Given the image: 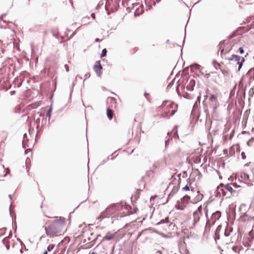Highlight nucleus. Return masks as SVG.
<instances>
[{
	"instance_id": "4468645a",
	"label": "nucleus",
	"mask_w": 254,
	"mask_h": 254,
	"mask_svg": "<svg viewBox=\"0 0 254 254\" xmlns=\"http://www.w3.org/2000/svg\"><path fill=\"white\" fill-rule=\"evenodd\" d=\"M202 210L201 206H200L198 207L197 210L193 212V216L194 219V223H196L199 220V216L201 214V211Z\"/></svg>"
},
{
	"instance_id": "f03ea898",
	"label": "nucleus",
	"mask_w": 254,
	"mask_h": 254,
	"mask_svg": "<svg viewBox=\"0 0 254 254\" xmlns=\"http://www.w3.org/2000/svg\"><path fill=\"white\" fill-rule=\"evenodd\" d=\"M233 189L234 188L231 184H227L226 185H224L223 184H221L217 187V191L218 193H222L223 196L226 195L227 191H229L231 194L235 195Z\"/></svg>"
},
{
	"instance_id": "f704fd0d",
	"label": "nucleus",
	"mask_w": 254,
	"mask_h": 254,
	"mask_svg": "<svg viewBox=\"0 0 254 254\" xmlns=\"http://www.w3.org/2000/svg\"><path fill=\"white\" fill-rule=\"evenodd\" d=\"M223 52H224V49L221 50V54H222Z\"/></svg>"
},
{
	"instance_id": "6ab92c4d",
	"label": "nucleus",
	"mask_w": 254,
	"mask_h": 254,
	"mask_svg": "<svg viewBox=\"0 0 254 254\" xmlns=\"http://www.w3.org/2000/svg\"><path fill=\"white\" fill-rule=\"evenodd\" d=\"M212 64L216 69H220L222 66L221 64L217 62L216 61H213Z\"/></svg>"
},
{
	"instance_id": "f8f14e48",
	"label": "nucleus",
	"mask_w": 254,
	"mask_h": 254,
	"mask_svg": "<svg viewBox=\"0 0 254 254\" xmlns=\"http://www.w3.org/2000/svg\"><path fill=\"white\" fill-rule=\"evenodd\" d=\"M201 177V173L198 169L192 170V172L190 175V177L193 181L198 180Z\"/></svg>"
},
{
	"instance_id": "9b49d317",
	"label": "nucleus",
	"mask_w": 254,
	"mask_h": 254,
	"mask_svg": "<svg viewBox=\"0 0 254 254\" xmlns=\"http://www.w3.org/2000/svg\"><path fill=\"white\" fill-rule=\"evenodd\" d=\"M209 101L211 105L214 109H216L219 106V103L217 100V97L215 95L211 94L209 97Z\"/></svg>"
},
{
	"instance_id": "dca6fc26",
	"label": "nucleus",
	"mask_w": 254,
	"mask_h": 254,
	"mask_svg": "<svg viewBox=\"0 0 254 254\" xmlns=\"http://www.w3.org/2000/svg\"><path fill=\"white\" fill-rule=\"evenodd\" d=\"M231 184L234 188L233 190L234 191V194L238 195V194L242 191V186L237 185L236 183H231Z\"/></svg>"
},
{
	"instance_id": "0eeeda50",
	"label": "nucleus",
	"mask_w": 254,
	"mask_h": 254,
	"mask_svg": "<svg viewBox=\"0 0 254 254\" xmlns=\"http://www.w3.org/2000/svg\"><path fill=\"white\" fill-rule=\"evenodd\" d=\"M221 217V212L220 211H216L213 213L211 218L207 222L206 226H211L215 224L216 221L218 220Z\"/></svg>"
},
{
	"instance_id": "4be33fe9",
	"label": "nucleus",
	"mask_w": 254,
	"mask_h": 254,
	"mask_svg": "<svg viewBox=\"0 0 254 254\" xmlns=\"http://www.w3.org/2000/svg\"><path fill=\"white\" fill-rule=\"evenodd\" d=\"M55 248V245L54 244H51L50 245L48 248H47V252H50L52 250H53L54 249V248Z\"/></svg>"
},
{
	"instance_id": "c756f323",
	"label": "nucleus",
	"mask_w": 254,
	"mask_h": 254,
	"mask_svg": "<svg viewBox=\"0 0 254 254\" xmlns=\"http://www.w3.org/2000/svg\"><path fill=\"white\" fill-rule=\"evenodd\" d=\"M91 16H92V17L94 19H95V14H94V13H92V14H91Z\"/></svg>"
},
{
	"instance_id": "aec40b11",
	"label": "nucleus",
	"mask_w": 254,
	"mask_h": 254,
	"mask_svg": "<svg viewBox=\"0 0 254 254\" xmlns=\"http://www.w3.org/2000/svg\"><path fill=\"white\" fill-rule=\"evenodd\" d=\"M107 103L116 104V99L113 97H109L107 99Z\"/></svg>"
},
{
	"instance_id": "1a4fd4ad",
	"label": "nucleus",
	"mask_w": 254,
	"mask_h": 254,
	"mask_svg": "<svg viewBox=\"0 0 254 254\" xmlns=\"http://www.w3.org/2000/svg\"><path fill=\"white\" fill-rule=\"evenodd\" d=\"M103 240L111 241L115 240L117 241L118 240L117 237V232L112 233L108 232L106 235L103 238Z\"/></svg>"
},
{
	"instance_id": "6e6552de",
	"label": "nucleus",
	"mask_w": 254,
	"mask_h": 254,
	"mask_svg": "<svg viewBox=\"0 0 254 254\" xmlns=\"http://www.w3.org/2000/svg\"><path fill=\"white\" fill-rule=\"evenodd\" d=\"M229 61H234L237 62L239 65L238 70H240L243 64L245 61V59L243 57H241L237 55H233L229 59Z\"/></svg>"
},
{
	"instance_id": "7c9ffc66",
	"label": "nucleus",
	"mask_w": 254,
	"mask_h": 254,
	"mask_svg": "<svg viewBox=\"0 0 254 254\" xmlns=\"http://www.w3.org/2000/svg\"><path fill=\"white\" fill-rule=\"evenodd\" d=\"M65 67L66 68V71H68V66L67 65H65Z\"/></svg>"
},
{
	"instance_id": "423d86ee",
	"label": "nucleus",
	"mask_w": 254,
	"mask_h": 254,
	"mask_svg": "<svg viewBox=\"0 0 254 254\" xmlns=\"http://www.w3.org/2000/svg\"><path fill=\"white\" fill-rule=\"evenodd\" d=\"M180 179H179V180H178V181L176 180L175 181L176 182L173 183L174 182V180H172V183L169 184L168 188H172V190L170 193V195H174L175 193H176L178 191V190L180 189Z\"/></svg>"
},
{
	"instance_id": "c9c22d12",
	"label": "nucleus",
	"mask_w": 254,
	"mask_h": 254,
	"mask_svg": "<svg viewBox=\"0 0 254 254\" xmlns=\"http://www.w3.org/2000/svg\"><path fill=\"white\" fill-rule=\"evenodd\" d=\"M43 254H48L47 251L45 252Z\"/></svg>"
},
{
	"instance_id": "a211bd4d",
	"label": "nucleus",
	"mask_w": 254,
	"mask_h": 254,
	"mask_svg": "<svg viewBox=\"0 0 254 254\" xmlns=\"http://www.w3.org/2000/svg\"><path fill=\"white\" fill-rule=\"evenodd\" d=\"M107 115L109 120H112L114 116V113L110 108L107 110Z\"/></svg>"
},
{
	"instance_id": "ddd939ff",
	"label": "nucleus",
	"mask_w": 254,
	"mask_h": 254,
	"mask_svg": "<svg viewBox=\"0 0 254 254\" xmlns=\"http://www.w3.org/2000/svg\"><path fill=\"white\" fill-rule=\"evenodd\" d=\"M93 69L98 76H100L101 73V69L102 66L101 65L100 62L99 61H97L93 67Z\"/></svg>"
},
{
	"instance_id": "473e14b6",
	"label": "nucleus",
	"mask_w": 254,
	"mask_h": 254,
	"mask_svg": "<svg viewBox=\"0 0 254 254\" xmlns=\"http://www.w3.org/2000/svg\"><path fill=\"white\" fill-rule=\"evenodd\" d=\"M99 41H100V40H99L98 38H96V39H95V42H99Z\"/></svg>"
},
{
	"instance_id": "72a5a7b5",
	"label": "nucleus",
	"mask_w": 254,
	"mask_h": 254,
	"mask_svg": "<svg viewBox=\"0 0 254 254\" xmlns=\"http://www.w3.org/2000/svg\"><path fill=\"white\" fill-rule=\"evenodd\" d=\"M90 254H96L95 252H92V253H90Z\"/></svg>"
},
{
	"instance_id": "39448f33",
	"label": "nucleus",
	"mask_w": 254,
	"mask_h": 254,
	"mask_svg": "<svg viewBox=\"0 0 254 254\" xmlns=\"http://www.w3.org/2000/svg\"><path fill=\"white\" fill-rule=\"evenodd\" d=\"M182 191L184 193V195H185V194L189 195L190 196V198L194 193V189L191 186L190 181L189 179L188 180L187 185L182 188Z\"/></svg>"
},
{
	"instance_id": "c85d7f7f",
	"label": "nucleus",
	"mask_w": 254,
	"mask_h": 254,
	"mask_svg": "<svg viewBox=\"0 0 254 254\" xmlns=\"http://www.w3.org/2000/svg\"><path fill=\"white\" fill-rule=\"evenodd\" d=\"M253 141H254V138H252L250 139L248 141V142H247V144H248L249 146H250V143H251V142Z\"/></svg>"
},
{
	"instance_id": "20e7f679",
	"label": "nucleus",
	"mask_w": 254,
	"mask_h": 254,
	"mask_svg": "<svg viewBox=\"0 0 254 254\" xmlns=\"http://www.w3.org/2000/svg\"><path fill=\"white\" fill-rule=\"evenodd\" d=\"M116 210V205L114 204L111 205L110 206L107 208L104 211L101 213L100 216L98 217V219H100L99 221H100L102 219L106 217H109V216L115 213Z\"/></svg>"
},
{
	"instance_id": "2f4dec72",
	"label": "nucleus",
	"mask_w": 254,
	"mask_h": 254,
	"mask_svg": "<svg viewBox=\"0 0 254 254\" xmlns=\"http://www.w3.org/2000/svg\"><path fill=\"white\" fill-rule=\"evenodd\" d=\"M47 116H48L49 117H50L51 115H50V111H48V113H47Z\"/></svg>"
},
{
	"instance_id": "5701e85b",
	"label": "nucleus",
	"mask_w": 254,
	"mask_h": 254,
	"mask_svg": "<svg viewBox=\"0 0 254 254\" xmlns=\"http://www.w3.org/2000/svg\"><path fill=\"white\" fill-rule=\"evenodd\" d=\"M106 54H107V50L106 49H104L102 51V53H101V54L100 56L101 58H103V57H105L106 55Z\"/></svg>"
},
{
	"instance_id": "7ed1b4c3",
	"label": "nucleus",
	"mask_w": 254,
	"mask_h": 254,
	"mask_svg": "<svg viewBox=\"0 0 254 254\" xmlns=\"http://www.w3.org/2000/svg\"><path fill=\"white\" fill-rule=\"evenodd\" d=\"M190 199V196L188 194H185L180 200L177 201L175 205L176 208L179 210H184L189 203Z\"/></svg>"
},
{
	"instance_id": "f257e3e1",
	"label": "nucleus",
	"mask_w": 254,
	"mask_h": 254,
	"mask_svg": "<svg viewBox=\"0 0 254 254\" xmlns=\"http://www.w3.org/2000/svg\"><path fill=\"white\" fill-rule=\"evenodd\" d=\"M66 222L63 217H56L53 221H49L45 227L47 235L49 237H55L62 235L65 230Z\"/></svg>"
},
{
	"instance_id": "cd10ccee",
	"label": "nucleus",
	"mask_w": 254,
	"mask_h": 254,
	"mask_svg": "<svg viewBox=\"0 0 254 254\" xmlns=\"http://www.w3.org/2000/svg\"><path fill=\"white\" fill-rule=\"evenodd\" d=\"M242 157L243 159H246V156L245 155V153L243 152L241 153Z\"/></svg>"
},
{
	"instance_id": "393cba45",
	"label": "nucleus",
	"mask_w": 254,
	"mask_h": 254,
	"mask_svg": "<svg viewBox=\"0 0 254 254\" xmlns=\"http://www.w3.org/2000/svg\"><path fill=\"white\" fill-rule=\"evenodd\" d=\"M233 250L236 252H239L240 249L239 248V247L235 246V247H233Z\"/></svg>"
},
{
	"instance_id": "b1692460",
	"label": "nucleus",
	"mask_w": 254,
	"mask_h": 254,
	"mask_svg": "<svg viewBox=\"0 0 254 254\" xmlns=\"http://www.w3.org/2000/svg\"><path fill=\"white\" fill-rule=\"evenodd\" d=\"M175 112H176L175 110H170V109H169L168 111V113L169 114H170V115H173L175 114Z\"/></svg>"
},
{
	"instance_id": "9d476101",
	"label": "nucleus",
	"mask_w": 254,
	"mask_h": 254,
	"mask_svg": "<svg viewBox=\"0 0 254 254\" xmlns=\"http://www.w3.org/2000/svg\"><path fill=\"white\" fill-rule=\"evenodd\" d=\"M254 239V232L251 230L249 233V236L243 241V244L245 246L249 247Z\"/></svg>"
},
{
	"instance_id": "bb28decb",
	"label": "nucleus",
	"mask_w": 254,
	"mask_h": 254,
	"mask_svg": "<svg viewBox=\"0 0 254 254\" xmlns=\"http://www.w3.org/2000/svg\"><path fill=\"white\" fill-rule=\"evenodd\" d=\"M239 52H240V53L241 54H244V50H243V48L240 47V48L239 49Z\"/></svg>"
},
{
	"instance_id": "2eb2a0df",
	"label": "nucleus",
	"mask_w": 254,
	"mask_h": 254,
	"mask_svg": "<svg viewBox=\"0 0 254 254\" xmlns=\"http://www.w3.org/2000/svg\"><path fill=\"white\" fill-rule=\"evenodd\" d=\"M190 159L194 163L197 164L200 162V155L198 153H192L190 156Z\"/></svg>"
},
{
	"instance_id": "a878e982",
	"label": "nucleus",
	"mask_w": 254,
	"mask_h": 254,
	"mask_svg": "<svg viewBox=\"0 0 254 254\" xmlns=\"http://www.w3.org/2000/svg\"><path fill=\"white\" fill-rule=\"evenodd\" d=\"M169 104L167 105V107H169L170 108H173L174 106L176 107L174 104L172 103H168Z\"/></svg>"
},
{
	"instance_id": "f3484780",
	"label": "nucleus",
	"mask_w": 254,
	"mask_h": 254,
	"mask_svg": "<svg viewBox=\"0 0 254 254\" xmlns=\"http://www.w3.org/2000/svg\"><path fill=\"white\" fill-rule=\"evenodd\" d=\"M195 82L194 80L191 79L189 83L187 85V89L188 90L192 91L193 90V87L195 86Z\"/></svg>"
},
{
	"instance_id": "412c9836",
	"label": "nucleus",
	"mask_w": 254,
	"mask_h": 254,
	"mask_svg": "<svg viewBox=\"0 0 254 254\" xmlns=\"http://www.w3.org/2000/svg\"><path fill=\"white\" fill-rule=\"evenodd\" d=\"M220 70L224 75H228L229 73V70L226 67H223L222 66L221 69H220Z\"/></svg>"
}]
</instances>
